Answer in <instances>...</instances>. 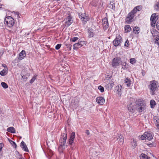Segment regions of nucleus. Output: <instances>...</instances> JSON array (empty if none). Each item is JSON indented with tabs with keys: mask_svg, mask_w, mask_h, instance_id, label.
I'll return each mask as SVG.
<instances>
[{
	"mask_svg": "<svg viewBox=\"0 0 159 159\" xmlns=\"http://www.w3.org/2000/svg\"><path fill=\"white\" fill-rule=\"evenodd\" d=\"M136 105L134 109L139 113L143 111L146 108V103L144 100L141 99L137 100L136 101Z\"/></svg>",
	"mask_w": 159,
	"mask_h": 159,
	"instance_id": "obj_1",
	"label": "nucleus"
},
{
	"mask_svg": "<svg viewBox=\"0 0 159 159\" xmlns=\"http://www.w3.org/2000/svg\"><path fill=\"white\" fill-rule=\"evenodd\" d=\"M158 82L155 80H153L150 82V84L148 85V88L150 90V92L152 95L155 94V91L158 90L157 87Z\"/></svg>",
	"mask_w": 159,
	"mask_h": 159,
	"instance_id": "obj_2",
	"label": "nucleus"
},
{
	"mask_svg": "<svg viewBox=\"0 0 159 159\" xmlns=\"http://www.w3.org/2000/svg\"><path fill=\"white\" fill-rule=\"evenodd\" d=\"M4 21L5 24L9 27H12L15 23L14 19L11 16H8L5 18Z\"/></svg>",
	"mask_w": 159,
	"mask_h": 159,
	"instance_id": "obj_3",
	"label": "nucleus"
},
{
	"mask_svg": "<svg viewBox=\"0 0 159 159\" xmlns=\"http://www.w3.org/2000/svg\"><path fill=\"white\" fill-rule=\"evenodd\" d=\"M122 61L120 57H116L112 60L111 65L113 67L116 68L117 66L121 65Z\"/></svg>",
	"mask_w": 159,
	"mask_h": 159,
	"instance_id": "obj_4",
	"label": "nucleus"
},
{
	"mask_svg": "<svg viewBox=\"0 0 159 159\" xmlns=\"http://www.w3.org/2000/svg\"><path fill=\"white\" fill-rule=\"evenodd\" d=\"M135 16L130 12L128 13L126 16L125 19V22L128 24H130L134 21V17Z\"/></svg>",
	"mask_w": 159,
	"mask_h": 159,
	"instance_id": "obj_5",
	"label": "nucleus"
},
{
	"mask_svg": "<svg viewBox=\"0 0 159 159\" xmlns=\"http://www.w3.org/2000/svg\"><path fill=\"white\" fill-rule=\"evenodd\" d=\"M102 25L103 29L105 30H106L108 28L109 24L108 23V20L107 17H105L102 20Z\"/></svg>",
	"mask_w": 159,
	"mask_h": 159,
	"instance_id": "obj_6",
	"label": "nucleus"
},
{
	"mask_svg": "<svg viewBox=\"0 0 159 159\" xmlns=\"http://www.w3.org/2000/svg\"><path fill=\"white\" fill-rule=\"evenodd\" d=\"M75 137V133L73 132L70 135V139L68 140L69 144L70 146L72 145L73 143L74 139Z\"/></svg>",
	"mask_w": 159,
	"mask_h": 159,
	"instance_id": "obj_7",
	"label": "nucleus"
},
{
	"mask_svg": "<svg viewBox=\"0 0 159 159\" xmlns=\"http://www.w3.org/2000/svg\"><path fill=\"white\" fill-rule=\"evenodd\" d=\"M66 21L65 22L66 25L69 26L73 22L72 16H69L66 18Z\"/></svg>",
	"mask_w": 159,
	"mask_h": 159,
	"instance_id": "obj_8",
	"label": "nucleus"
},
{
	"mask_svg": "<svg viewBox=\"0 0 159 159\" xmlns=\"http://www.w3.org/2000/svg\"><path fill=\"white\" fill-rule=\"evenodd\" d=\"M97 102L101 105H103L105 102L104 98L102 97H98L96 98Z\"/></svg>",
	"mask_w": 159,
	"mask_h": 159,
	"instance_id": "obj_9",
	"label": "nucleus"
},
{
	"mask_svg": "<svg viewBox=\"0 0 159 159\" xmlns=\"http://www.w3.org/2000/svg\"><path fill=\"white\" fill-rule=\"evenodd\" d=\"M124 83L127 87H130L132 84V81L130 78L128 77H125L124 80Z\"/></svg>",
	"mask_w": 159,
	"mask_h": 159,
	"instance_id": "obj_10",
	"label": "nucleus"
},
{
	"mask_svg": "<svg viewBox=\"0 0 159 159\" xmlns=\"http://www.w3.org/2000/svg\"><path fill=\"white\" fill-rule=\"evenodd\" d=\"M67 139H66V136H64V138H63V139L61 138V139L60 140V147H61L62 149H64L65 148H63V147L65 145V144L66 142V140Z\"/></svg>",
	"mask_w": 159,
	"mask_h": 159,
	"instance_id": "obj_11",
	"label": "nucleus"
},
{
	"mask_svg": "<svg viewBox=\"0 0 159 159\" xmlns=\"http://www.w3.org/2000/svg\"><path fill=\"white\" fill-rule=\"evenodd\" d=\"M20 146L23 150L27 152H29L27 146L24 141H22L21 142Z\"/></svg>",
	"mask_w": 159,
	"mask_h": 159,
	"instance_id": "obj_12",
	"label": "nucleus"
},
{
	"mask_svg": "<svg viewBox=\"0 0 159 159\" xmlns=\"http://www.w3.org/2000/svg\"><path fill=\"white\" fill-rule=\"evenodd\" d=\"M88 32L89 33V38H90L93 37L95 33L93 32V29H92L91 28H89L88 29Z\"/></svg>",
	"mask_w": 159,
	"mask_h": 159,
	"instance_id": "obj_13",
	"label": "nucleus"
},
{
	"mask_svg": "<svg viewBox=\"0 0 159 159\" xmlns=\"http://www.w3.org/2000/svg\"><path fill=\"white\" fill-rule=\"evenodd\" d=\"M26 56L25 52V50H23L20 53L18 59L20 60H22Z\"/></svg>",
	"mask_w": 159,
	"mask_h": 159,
	"instance_id": "obj_14",
	"label": "nucleus"
},
{
	"mask_svg": "<svg viewBox=\"0 0 159 159\" xmlns=\"http://www.w3.org/2000/svg\"><path fill=\"white\" fill-rule=\"evenodd\" d=\"M121 41L120 40H118L116 39H115L113 41L114 45L115 47H117L118 46H120L121 45Z\"/></svg>",
	"mask_w": 159,
	"mask_h": 159,
	"instance_id": "obj_15",
	"label": "nucleus"
},
{
	"mask_svg": "<svg viewBox=\"0 0 159 159\" xmlns=\"http://www.w3.org/2000/svg\"><path fill=\"white\" fill-rule=\"evenodd\" d=\"M114 82L113 81H111L110 83L107 84L105 86V87L108 90H111L112 88Z\"/></svg>",
	"mask_w": 159,
	"mask_h": 159,
	"instance_id": "obj_16",
	"label": "nucleus"
},
{
	"mask_svg": "<svg viewBox=\"0 0 159 159\" xmlns=\"http://www.w3.org/2000/svg\"><path fill=\"white\" fill-rule=\"evenodd\" d=\"M146 135V139L148 140H150L152 139L153 137L152 134L148 132H145Z\"/></svg>",
	"mask_w": 159,
	"mask_h": 159,
	"instance_id": "obj_17",
	"label": "nucleus"
},
{
	"mask_svg": "<svg viewBox=\"0 0 159 159\" xmlns=\"http://www.w3.org/2000/svg\"><path fill=\"white\" fill-rule=\"evenodd\" d=\"M117 139L118 140L119 143L120 145H122L124 143V138L122 136L120 135V136H118V138H117Z\"/></svg>",
	"mask_w": 159,
	"mask_h": 159,
	"instance_id": "obj_18",
	"label": "nucleus"
},
{
	"mask_svg": "<svg viewBox=\"0 0 159 159\" xmlns=\"http://www.w3.org/2000/svg\"><path fill=\"white\" fill-rule=\"evenodd\" d=\"M110 5L111 6V9L115 10L116 9L115 6V0H110Z\"/></svg>",
	"mask_w": 159,
	"mask_h": 159,
	"instance_id": "obj_19",
	"label": "nucleus"
},
{
	"mask_svg": "<svg viewBox=\"0 0 159 159\" xmlns=\"http://www.w3.org/2000/svg\"><path fill=\"white\" fill-rule=\"evenodd\" d=\"M82 47V45L80 44V41H79L78 43H75L73 45V49H76L80 48Z\"/></svg>",
	"mask_w": 159,
	"mask_h": 159,
	"instance_id": "obj_20",
	"label": "nucleus"
},
{
	"mask_svg": "<svg viewBox=\"0 0 159 159\" xmlns=\"http://www.w3.org/2000/svg\"><path fill=\"white\" fill-rule=\"evenodd\" d=\"M7 130L9 132L15 133V129L13 127H10L7 128Z\"/></svg>",
	"mask_w": 159,
	"mask_h": 159,
	"instance_id": "obj_21",
	"label": "nucleus"
},
{
	"mask_svg": "<svg viewBox=\"0 0 159 159\" xmlns=\"http://www.w3.org/2000/svg\"><path fill=\"white\" fill-rule=\"evenodd\" d=\"M157 17H158V16H156L155 13H153L152 14L151 17V21H156Z\"/></svg>",
	"mask_w": 159,
	"mask_h": 159,
	"instance_id": "obj_22",
	"label": "nucleus"
},
{
	"mask_svg": "<svg viewBox=\"0 0 159 159\" xmlns=\"http://www.w3.org/2000/svg\"><path fill=\"white\" fill-rule=\"evenodd\" d=\"M124 29L125 31L127 33L129 32L131 30V28L129 25H125Z\"/></svg>",
	"mask_w": 159,
	"mask_h": 159,
	"instance_id": "obj_23",
	"label": "nucleus"
},
{
	"mask_svg": "<svg viewBox=\"0 0 159 159\" xmlns=\"http://www.w3.org/2000/svg\"><path fill=\"white\" fill-rule=\"evenodd\" d=\"M156 104L155 101L153 99L151 100L150 101V105L151 107L153 108L155 107V105Z\"/></svg>",
	"mask_w": 159,
	"mask_h": 159,
	"instance_id": "obj_24",
	"label": "nucleus"
},
{
	"mask_svg": "<svg viewBox=\"0 0 159 159\" xmlns=\"http://www.w3.org/2000/svg\"><path fill=\"white\" fill-rule=\"evenodd\" d=\"M140 159H150V157L145 154L142 153L140 156Z\"/></svg>",
	"mask_w": 159,
	"mask_h": 159,
	"instance_id": "obj_25",
	"label": "nucleus"
},
{
	"mask_svg": "<svg viewBox=\"0 0 159 159\" xmlns=\"http://www.w3.org/2000/svg\"><path fill=\"white\" fill-rule=\"evenodd\" d=\"M89 20V17L88 16H86L85 15V16L83 17V18L81 20L83 22V23H84V24H85Z\"/></svg>",
	"mask_w": 159,
	"mask_h": 159,
	"instance_id": "obj_26",
	"label": "nucleus"
},
{
	"mask_svg": "<svg viewBox=\"0 0 159 159\" xmlns=\"http://www.w3.org/2000/svg\"><path fill=\"white\" fill-rule=\"evenodd\" d=\"M65 133L62 134L61 135V138L63 139V138L64 137V136H66V139H67V129L66 128H65Z\"/></svg>",
	"mask_w": 159,
	"mask_h": 159,
	"instance_id": "obj_27",
	"label": "nucleus"
},
{
	"mask_svg": "<svg viewBox=\"0 0 159 159\" xmlns=\"http://www.w3.org/2000/svg\"><path fill=\"white\" fill-rule=\"evenodd\" d=\"M133 31L134 33L138 34L139 33V28L137 27H135L133 29Z\"/></svg>",
	"mask_w": 159,
	"mask_h": 159,
	"instance_id": "obj_28",
	"label": "nucleus"
},
{
	"mask_svg": "<svg viewBox=\"0 0 159 159\" xmlns=\"http://www.w3.org/2000/svg\"><path fill=\"white\" fill-rule=\"evenodd\" d=\"M121 65H122L123 66V67L121 68L122 69L124 70L127 69L128 67L126 66V62L122 61Z\"/></svg>",
	"mask_w": 159,
	"mask_h": 159,
	"instance_id": "obj_29",
	"label": "nucleus"
},
{
	"mask_svg": "<svg viewBox=\"0 0 159 159\" xmlns=\"http://www.w3.org/2000/svg\"><path fill=\"white\" fill-rule=\"evenodd\" d=\"M137 11H139V10L137 9V7H134L133 9L130 12L132 14H133V15L135 16V14L136 13Z\"/></svg>",
	"mask_w": 159,
	"mask_h": 159,
	"instance_id": "obj_30",
	"label": "nucleus"
},
{
	"mask_svg": "<svg viewBox=\"0 0 159 159\" xmlns=\"http://www.w3.org/2000/svg\"><path fill=\"white\" fill-rule=\"evenodd\" d=\"M7 72L6 69H3L0 71V75L2 76H4L7 74Z\"/></svg>",
	"mask_w": 159,
	"mask_h": 159,
	"instance_id": "obj_31",
	"label": "nucleus"
},
{
	"mask_svg": "<svg viewBox=\"0 0 159 159\" xmlns=\"http://www.w3.org/2000/svg\"><path fill=\"white\" fill-rule=\"evenodd\" d=\"M121 86L120 85H118L116 87L115 90L118 92H120L121 91Z\"/></svg>",
	"mask_w": 159,
	"mask_h": 159,
	"instance_id": "obj_32",
	"label": "nucleus"
},
{
	"mask_svg": "<svg viewBox=\"0 0 159 159\" xmlns=\"http://www.w3.org/2000/svg\"><path fill=\"white\" fill-rule=\"evenodd\" d=\"M1 84L2 86L4 89H7L8 87L7 84L5 82H2Z\"/></svg>",
	"mask_w": 159,
	"mask_h": 159,
	"instance_id": "obj_33",
	"label": "nucleus"
},
{
	"mask_svg": "<svg viewBox=\"0 0 159 159\" xmlns=\"http://www.w3.org/2000/svg\"><path fill=\"white\" fill-rule=\"evenodd\" d=\"M132 145L134 148H135L137 146L136 141L134 139H133L131 142Z\"/></svg>",
	"mask_w": 159,
	"mask_h": 159,
	"instance_id": "obj_34",
	"label": "nucleus"
},
{
	"mask_svg": "<svg viewBox=\"0 0 159 159\" xmlns=\"http://www.w3.org/2000/svg\"><path fill=\"white\" fill-rule=\"evenodd\" d=\"M130 63L134 64L136 62V60L134 58H130L129 60Z\"/></svg>",
	"mask_w": 159,
	"mask_h": 159,
	"instance_id": "obj_35",
	"label": "nucleus"
},
{
	"mask_svg": "<svg viewBox=\"0 0 159 159\" xmlns=\"http://www.w3.org/2000/svg\"><path fill=\"white\" fill-rule=\"evenodd\" d=\"M79 18L82 20L83 17L85 16V14L82 13L81 12L78 13Z\"/></svg>",
	"mask_w": 159,
	"mask_h": 159,
	"instance_id": "obj_36",
	"label": "nucleus"
},
{
	"mask_svg": "<svg viewBox=\"0 0 159 159\" xmlns=\"http://www.w3.org/2000/svg\"><path fill=\"white\" fill-rule=\"evenodd\" d=\"M37 76V75H34V76L32 78V79H31V80L30 81V82L31 84H32L34 82V80L36 79V78Z\"/></svg>",
	"mask_w": 159,
	"mask_h": 159,
	"instance_id": "obj_37",
	"label": "nucleus"
},
{
	"mask_svg": "<svg viewBox=\"0 0 159 159\" xmlns=\"http://www.w3.org/2000/svg\"><path fill=\"white\" fill-rule=\"evenodd\" d=\"M98 89L102 93H103L104 91V89L103 87L101 85H100L98 87Z\"/></svg>",
	"mask_w": 159,
	"mask_h": 159,
	"instance_id": "obj_38",
	"label": "nucleus"
},
{
	"mask_svg": "<svg viewBox=\"0 0 159 159\" xmlns=\"http://www.w3.org/2000/svg\"><path fill=\"white\" fill-rule=\"evenodd\" d=\"M128 110L131 113H133L134 112V110L131 106H129V107H128Z\"/></svg>",
	"mask_w": 159,
	"mask_h": 159,
	"instance_id": "obj_39",
	"label": "nucleus"
},
{
	"mask_svg": "<svg viewBox=\"0 0 159 159\" xmlns=\"http://www.w3.org/2000/svg\"><path fill=\"white\" fill-rule=\"evenodd\" d=\"M78 39V38L77 37H74L73 38H71L70 39V40L73 42H75Z\"/></svg>",
	"mask_w": 159,
	"mask_h": 159,
	"instance_id": "obj_40",
	"label": "nucleus"
},
{
	"mask_svg": "<svg viewBox=\"0 0 159 159\" xmlns=\"http://www.w3.org/2000/svg\"><path fill=\"white\" fill-rule=\"evenodd\" d=\"M10 143H11V144L12 145V146L14 147V148L16 147V143L14 142L12 140H10Z\"/></svg>",
	"mask_w": 159,
	"mask_h": 159,
	"instance_id": "obj_41",
	"label": "nucleus"
},
{
	"mask_svg": "<svg viewBox=\"0 0 159 159\" xmlns=\"http://www.w3.org/2000/svg\"><path fill=\"white\" fill-rule=\"evenodd\" d=\"M129 41L128 39H127L125 42L124 46H125L128 47L129 46Z\"/></svg>",
	"mask_w": 159,
	"mask_h": 159,
	"instance_id": "obj_42",
	"label": "nucleus"
},
{
	"mask_svg": "<svg viewBox=\"0 0 159 159\" xmlns=\"http://www.w3.org/2000/svg\"><path fill=\"white\" fill-rule=\"evenodd\" d=\"M20 75H21L22 77V78H23L25 80V81H26L27 80V79H28V77L25 75H24L22 73H21L20 74Z\"/></svg>",
	"mask_w": 159,
	"mask_h": 159,
	"instance_id": "obj_43",
	"label": "nucleus"
},
{
	"mask_svg": "<svg viewBox=\"0 0 159 159\" xmlns=\"http://www.w3.org/2000/svg\"><path fill=\"white\" fill-rule=\"evenodd\" d=\"M147 145H148L150 147L155 146L156 145V143H147Z\"/></svg>",
	"mask_w": 159,
	"mask_h": 159,
	"instance_id": "obj_44",
	"label": "nucleus"
},
{
	"mask_svg": "<svg viewBox=\"0 0 159 159\" xmlns=\"http://www.w3.org/2000/svg\"><path fill=\"white\" fill-rule=\"evenodd\" d=\"M141 138L142 140H144V139L146 138V135L145 132L141 136Z\"/></svg>",
	"mask_w": 159,
	"mask_h": 159,
	"instance_id": "obj_45",
	"label": "nucleus"
},
{
	"mask_svg": "<svg viewBox=\"0 0 159 159\" xmlns=\"http://www.w3.org/2000/svg\"><path fill=\"white\" fill-rule=\"evenodd\" d=\"M61 46V44H58L55 47V49L57 50H58Z\"/></svg>",
	"mask_w": 159,
	"mask_h": 159,
	"instance_id": "obj_46",
	"label": "nucleus"
},
{
	"mask_svg": "<svg viewBox=\"0 0 159 159\" xmlns=\"http://www.w3.org/2000/svg\"><path fill=\"white\" fill-rule=\"evenodd\" d=\"M156 22V21H152L151 25L152 27H155Z\"/></svg>",
	"mask_w": 159,
	"mask_h": 159,
	"instance_id": "obj_47",
	"label": "nucleus"
},
{
	"mask_svg": "<svg viewBox=\"0 0 159 159\" xmlns=\"http://www.w3.org/2000/svg\"><path fill=\"white\" fill-rule=\"evenodd\" d=\"M115 39H116L118 40L119 39L120 40L122 41V38L120 36V35H118Z\"/></svg>",
	"mask_w": 159,
	"mask_h": 159,
	"instance_id": "obj_48",
	"label": "nucleus"
},
{
	"mask_svg": "<svg viewBox=\"0 0 159 159\" xmlns=\"http://www.w3.org/2000/svg\"><path fill=\"white\" fill-rule=\"evenodd\" d=\"M4 146V144L3 143H0V152L2 150V148Z\"/></svg>",
	"mask_w": 159,
	"mask_h": 159,
	"instance_id": "obj_49",
	"label": "nucleus"
},
{
	"mask_svg": "<svg viewBox=\"0 0 159 159\" xmlns=\"http://www.w3.org/2000/svg\"><path fill=\"white\" fill-rule=\"evenodd\" d=\"M85 133L87 135L89 136L90 134V132L89 130H88V129L86 130L85 131Z\"/></svg>",
	"mask_w": 159,
	"mask_h": 159,
	"instance_id": "obj_50",
	"label": "nucleus"
},
{
	"mask_svg": "<svg viewBox=\"0 0 159 159\" xmlns=\"http://www.w3.org/2000/svg\"><path fill=\"white\" fill-rule=\"evenodd\" d=\"M80 44H81V45H82V46L84 44H86V42L84 41H80Z\"/></svg>",
	"mask_w": 159,
	"mask_h": 159,
	"instance_id": "obj_51",
	"label": "nucleus"
},
{
	"mask_svg": "<svg viewBox=\"0 0 159 159\" xmlns=\"http://www.w3.org/2000/svg\"><path fill=\"white\" fill-rule=\"evenodd\" d=\"M137 7V9L139 10V11H140L142 9L141 6H138L136 7Z\"/></svg>",
	"mask_w": 159,
	"mask_h": 159,
	"instance_id": "obj_52",
	"label": "nucleus"
},
{
	"mask_svg": "<svg viewBox=\"0 0 159 159\" xmlns=\"http://www.w3.org/2000/svg\"><path fill=\"white\" fill-rule=\"evenodd\" d=\"M153 120L154 121H157V120H158V118L157 116H155L153 117Z\"/></svg>",
	"mask_w": 159,
	"mask_h": 159,
	"instance_id": "obj_53",
	"label": "nucleus"
},
{
	"mask_svg": "<svg viewBox=\"0 0 159 159\" xmlns=\"http://www.w3.org/2000/svg\"><path fill=\"white\" fill-rule=\"evenodd\" d=\"M156 27L157 29L159 30V22L158 21L157 23Z\"/></svg>",
	"mask_w": 159,
	"mask_h": 159,
	"instance_id": "obj_54",
	"label": "nucleus"
},
{
	"mask_svg": "<svg viewBox=\"0 0 159 159\" xmlns=\"http://www.w3.org/2000/svg\"><path fill=\"white\" fill-rule=\"evenodd\" d=\"M145 73H146V72L144 70H142V75L143 76H144L145 75Z\"/></svg>",
	"mask_w": 159,
	"mask_h": 159,
	"instance_id": "obj_55",
	"label": "nucleus"
},
{
	"mask_svg": "<svg viewBox=\"0 0 159 159\" xmlns=\"http://www.w3.org/2000/svg\"><path fill=\"white\" fill-rule=\"evenodd\" d=\"M155 124L156 125L157 124L159 125V120H157V121H155Z\"/></svg>",
	"mask_w": 159,
	"mask_h": 159,
	"instance_id": "obj_56",
	"label": "nucleus"
},
{
	"mask_svg": "<svg viewBox=\"0 0 159 159\" xmlns=\"http://www.w3.org/2000/svg\"><path fill=\"white\" fill-rule=\"evenodd\" d=\"M20 157L19 158V159H24V158H22V155H20Z\"/></svg>",
	"mask_w": 159,
	"mask_h": 159,
	"instance_id": "obj_57",
	"label": "nucleus"
},
{
	"mask_svg": "<svg viewBox=\"0 0 159 159\" xmlns=\"http://www.w3.org/2000/svg\"><path fill=\"white\" fill-rule=\"evenodd\" d=\"M3 66L4 67H6V68H7V70L8 69L7 68V67L4 64L3 65Z\"/></svg>",
	"mask_w": 159,
	"mask_h": 159,
	"instance_id": "obj_58",
	"label": "nucleus"
},
{
	"mask_svg": "<svg viewBox=\"0 0 159 159\" xmlns=\"http://www.w3.org/2000/svg\"><path fill=\"white\" fill-rule=\"evenodd\" d=\"M2 4H0V10L2 8Z\"/></svg>",
	"mask_w": 159,
	"mask_h": 159,
	"instance_id": "obj_59",
	"label": "nucleus"
},
{
	"mask_svg": "<svg viewBox=\"0 0 159 159\" xmlns=\"http://www.w3.org/2000/svg\"><path fill=\"white\" fill-rule=\"evenodd\" d=\"M50 154L51 155L52 154V152L51 150H50Z\"/></svg>",
	"mask_w": 159,
	"mask_h": 159,
	"instance_id": "obj_60",
	"label": "nucleus"
},
{
	"mask_svg": "<svg viewBox=\"0 0 159 159\" xmlns=\"http://www.w3.org/2000/svg\"><path fill=\"white\" fill-rule=\"evenodd\" d=\"M158 18V17H157L156 20H157Z\"/></svg>",
	"mask_w": 159,
	"mask_h": 159,
	"instance_id": "obj_61",
	"label": "nucleus"
},
{
	"mask_svg": "<svg viewBox=\"0 0 159 159\" xmlns=\"http://www.w3.org/2000/svg\"><path fill=\"white\" fill-rule=\"evenodd\" d=\"M29 33H28L27 34V35H29Z\"/></svg>",
	"mask_w": 159,
	"mask_h": 159,
	"instance_id": "obj_62",
	"label": "nucleus"
},
{
	"mask_svg": "<svg viewBox=\"0 0 159 159\" xmlns=\"http://www.w3.org/2000/svg\"><path fill=\"white\" fill-rule=\"evenodd\" d=\"M1 0H0V2L1 1Z\"/></svg>",
	"mask_w": 159,
	"mask_h": 159,
	"instance_id": "obj_63",
	"label": "nucleus"
}]
</instances>
